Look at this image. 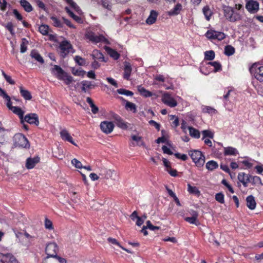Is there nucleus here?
I'll return each mask as SVG.
<instances>
[{"label": "nucleus", "instance_id": "32", "mask_svg": "<svg viewBox=\"0 0 263 263\" xmlns=\"http://www.w3.org/2000/svg\"><path fill=\"white\" fill-rule=\"evenodd\" d=\"M13 113L18 116L21 120L22 122H23V116L24 112L21 109L20 107L14 106L12 107L11 110Z\"/></svg>", "mask_w": 263, "mask_h": 263}, {"label": "nucleus", "instance_id": "40", "mask_svg": "<svg viewBox=\"0 0 263 263\" xmlns=\"http://www.w3.org/2000/svg\"><path fill=\"white\" fill-rule=\"evenodd\" d=\"M6 260H7V262L20 263L18 259L11 253L6 254Z\"/></svg>", "mask_w": 263, "mask_h": 263}, {"label": "nucleus", "instance_id": "2", "mask_svg": "<svg viewBox=\"0 0 263 263\" xmlns=\"http://www.w3.org/2000/svg\"><path fill=\"white\" fill-rule=\"evenodd\" d=\"M251 74L260 82H263V59L253 64L250 68Z\"/></svg>", "mask_w": 263, "mask_h": 263}, {"label": "nucleus", "instance_id": "30", "mask_svg": "<svg viewBox=\"0 0 263 263\" xmlns=\"http://www.w3.org/2000/svg\"><path fill=\"white\" fill-rule=\"evenodd\" d=\"M20 93L21 96L27 100H30L32 98L30 92L26 89H24L22 86L20 87Z\"/></svg>", "mask_w": 263, "mask_h": 263}, {"label": "nucleus", "instance_id": "1", "mask_svg": "<svg viewBox=\"0 0 263 263\" xmlns=\"http://www.w3.org/2000/svg\"><path fill=\"white\" fill-rule=\"evenodd\" d=\"M242 7V5L240 4H236L234 8L227 6H224L223 10L224 17L231 22L241 21L243 17Z\"/></svg>", "mask_w": 263, "mask_h": 263}, {"label": "nucleus", "instance_id": "3", "mask_svg": "<svg viewBox=\"0 0 263 263\" xmlns=\"http://www.w3.org/2000/svg\"><path fill=\"white\" fill-rule=\"evenodd\" d=\"M189 154L197 167H200L203 166L205 162V157L201 151H190Z\"/></svg>", "mask_w": 263, "mask_h": 263}, {"label": "nucleus", "instance_id": "31", "mask_svg": "<svg viewBox=\"0 0 263 263\" xmlns=\"http://www.w3.org/2000/svg\"><path fill=\"white\" fill-rule=\"evenodd\" d=\"M20 4L25 10L28 12H31L33 9L31 4L26 0H21Z\"/></svg>", "mask_w": 263, "mask_h": 263}, {"label": "nucleus", "instance_id": "10", "mask_svg": "<svg viewBox=\"0 0 263 263\" xmlns=\"http://www.w3.org/2000/svg\"><path fill=\"white\" fill-rule=\"evenodd\" d=\"M162 101L171 107H174L177 105V101L168 92H165L163 94Z\"/></svg>", "mask_w": 263, "mask_h": 263}, {"label": "nucleus", "instance_id": "35", "mask_svg": "<svg viewBox=\"0 0 263 263\" xmlns=\"http://www.w3.org/2000/svg\"><path fill=\"white\" fill-rule=\"evenodd\" d=\"M206 168L209 171H213L218 167V163L213 160L209 161L206 163Z\"/></svg>", "mask_w": 263, "mask_h": 263}, {"label": "nucleus", "instance_id": "59", "mask_svg": "<svg viewBox=\"0 0 263 263\" xmlns=\"http://www.w3.org/2000/svg\"><path fill=\"white\" fill-rule=\"evenodd\" d=\"M67 2L71 6L72 8H73L76 11L79 12L80 9L79 7L77 6L76 3L72 1V0H66Z\"/></svg>", "mask_w": 263, "mask_h": 263}, {"label": "nucleus", "instance_id": "64", "mask_svg": "<svg viewBox=\"0 0 263 263\" xmlns=\"http://www.w3.org/2000/svg\"><path fill=\"white\" fill-rule=\"evenodd\" d=\"M76 62L80 65H83L84 64L85 60L79 56H76L75 58Z\"/></svg>", "mask_w": 263, "mask_h": 263}, {"label": "nucleus", "instance_id": "14", "mask_svg": "<svg viewBox=\"0 0 263 263\" xmlns=\"http://www.w3.org/2000/svg\"><path fill=\"white\" fill-rule=\"evenodd\" d=\"M24 120L29 124H34L36 125H38L39 124L38 117L36 114H28L25 116Z\"/></svg>", "mask_w": 263, "mask_h": 263}, {"label": "nucleus", "instance_id": "4", "mask_svg": "<svg viewBox=\"0 0 263 263\" xmlns=\"http://www.w3.org/2000/svg\"><path fill=\"white\" fill-rule=\"evenodd\" d=\"M14 144L16 147L29 148L30 145L25 136L20 133L15 134L13 137Z\"/></svg>", "mask_w": 263, "mask_h": 263}, {"label": "nucleus", "instance_id": "23", "mask_svg": "<svg viewBox=\"0 0 263 263\" xmlns=\"http://www.w3.org/2000/svg\"><path fill=\"white\" fill-rule=\"evenodd\" d=\"M238 154L237 150L234 147L231 146L224 147L223 154L225 156H236Z\"/></svg>", "mask_w": 263, "mask_h": 263}, {"label": "nucleus", "instance_id": "63", "mask_svg": "<svg viewBox=\"0 0 263 263\" xmlns=\"http://www.w3.org/2000/svg\"><path fill=\"white\" fill-rule=\"evenodd\" d=\"M221 183L228 189L231 193H234V191L232 187L227 182L225 179H223L221 181Z\"/></svg>", "mask_w": 263, "mask_h": 263}, {"label": "nucleus", "instance_id": "25", "mask_svg": "<svg viewBox=\"0 0 263 263\" xmlns=\"http://www.w3.org/2000/svg\"><path fill=\"white\" fill-rule=\"evenodd\" d=\"M121 98L122 101L126 102V104L125 105V108L127 110H130V111H133V112H136L137 111L136 105L135 104L130 102L126 101L123 98Z\"/></svg>", "mask_w": 263, "mask_h": 263}, {"label": "nucleus", "instance_id": "28", "mask_svg": "<svg viewBox=\"0 0 263 263\" xmlns=\"http://www.w3.org/2000/svg\"><path fill=\"white\" fill-rule=\"evenodd\" d=\"M30 56L32 58L34 59L35 60L38 61L41 64L44 63V61L39 53L36 50H32L30 53Z\"/></svg>", "mask_w": 263, "mask_h": 263}, {"label": "nucleus", "instance_id": "8", "mask_svg": "<svg viewBox=\"0 0 263 263\" xmlns=\"http://www.w3.org/2000/svg\"><path fill=\"white\" fill-rule=\"evenodd\" d=\"M58 250L57 245L54 242L49 243L46 248V253L48 255L47 258H53L58 257L57 255V253Z\"/></svg>", "mask_w": 263, "mask_h": 263}, {"label": "nucleus", "instance_id": "22", "mask_svg": "<svg viewBox=\"0 0 263 263\" xmlns=\"http://www.w3.org/2000/svg\"><path fill=\"white\" fill-rule=\"evenodd\" d=\"M158 13L155 10H152L150 15L146 20V23L148 25L154 24L157 20L158 16Z\"/></svg>", "mask_w": 263, "mask_h": 263}, {"label": "nucleus", "instance_id": "34", "mask_svg": "<svg viewBox=\"0 0 263 263\" xmlns=\"http://www.w3.org/2000/svg\"><path fill=\"white\" fill-rule=\"evenodd\" d=\"M92 57L95 60H99L104 61L103 54L98 50H94L92 53Z\"/></svg>", "mask_w": 263, "mask_h": 263}, {"label": "nucleus", "instance_id": "47", "mask_svg": "<svg viewBox=\"0 0 263 263\" xmlns=\"http://www.w3.org/2000/svg\"><path fill=\"white\" fill-rule=\"evenodd\" d=\"M50 19L51 20L54 26L61 28L63 27V23L57 17L55 16H51Z\"/></svg>", "mask_w": 263, "mask_h": 263}, {"label": "nucleus", "instance_id": "27", "mask_svg": "<svg viewBox=\"0 0 263 263\" xmlns=\"http://www.w3.org/2000/svg\"><path fill=\"white\" fill-rule=\"evenodd\" d=\"M137 89L140 94L145 97H149L152 96L153 94L149 91L145 89L141 85L137 86Z\"/></svg>", "mask_w": 263, "mask_h": 263}, {"label": "nucleus", "instance_id": "20", "mask_svg": "<svg viewBox=\"0 0 263 263\" xmlns=\"http://www.w3.org/2000/svg\"><path fill=\"white\" fill-rule=\"evenodd\" d=\"M43 263H66V260L64 258L55 257L53 258H47L44 260Z\"/></svg>", "mask_w": 263, "mask_h": 263}, {"label": "nucleus", "instance_id": "18", "mask_svg": "<svg viewBox=\"0 0 263 263\" xmlns=\"http://www.w3.org/2000/svg\"><path fill=\"white\" fill-rule=\"evenodd\" d=\"M40 161V158L36 157L34 158H29L26 160V167L28 169L33 168L35 165Z\"/></svg>", "mask_w": 263, "mask_h": 263}, {"label": "nucleus", "instance_id": "19", "mask_svg": "<svg viewBox=\"0 0 263 263\" xmlns=\"http://www.w3.org/2000/svg\"><path fill=\"white\" fill-rule=\"evenodd\" d=\"M192 216L191 217H186L185 220L191 224H194L198 226L199 224L197 219L198 216V213L196 211H193L192 213Z\"/></svg>", "mask_w": 263, "mask_h": 263}, {"label": "nucleus", "instance_id": "36", "mask_svg": "<svg viewBox=\"0 0 263 263\" xmlns=\"http://www.w3.org/2000/svg\"><path fill=\"white\" fill-rule=\"evenodd\" d=\"M188 129L191 136L195 138H199L200 137V134L198 130L192 127H188Z\"/></svg>", "mask_w": 263, "mask_h": 263}, {"label": "nucleus", "instance_id": "60", "mask_svg": "<svg viewBox=\"0 0 263 263\" xmlns=\"http://www.w3.org/2000/svg\"><path fill=\"white\" fill-rule=\"evenodd\" d=\"M102 5L104 8L107 10H111V5L108 1L103 0L102 2Z\"/></svg>", "mask_w": 263, "mask_h": 263}, {"label": "nucleus", "instance_id": "46", "mask_svg": "<svg viewBox=\"0 0 263 263\" xmlns=\"http://www.w3.org/2000/svg\"><path fill=\"white\" fill-rule=\"evenodd\" d=\"M72 73L76 76H80V77H84L85 74V71L82 69H74L73 68L72 71Z\"/></svg>", "mask_w": 263, "mask_h": 263}, {"label": "nucleus", "instance_id": "17", "mask_svg": "<svg viewBox=\"0 0 263 263\" xmlns=\"http://www.w3.org/2000/svg\"><path fill=\"white\" fill-rule=\"evenodd\" d=\"M124 74L123 78L126 80H129L132 70L130 64L128 62H124Z\"/></svg>", "mask_w": 263, "mask_h": 263}, {"label": "nucleus", "instance_id": "44", "mask_svg": "<svg viewBox=\"0 0 263 263\" xmlns=\"http://www.w3.org/2000/svg\"><path fill=\"white\" fill-rule=\"evenodd\" d=\"M204 55L205 60L211 61L215 58V52L213 50L206 51L204 52Z\"/></svg>", "mask_w": 263, "mask_h": 263}, {"label": "nucleus", "instance_id": "42", "mask_svg": "<svg viewBox=\"0 0 263 263\" xmlns=\"http://www.w3.org/2000/svg\"><path fill=\"white\" fill-rule=\"evenodd\" d=\"M60 80L64 81L67 85L70 84L73 81V78L68 75L67 73H65Z\"/></svg>", "mask_w": 263, "mask_h": 263}, {"label": "nucleus", "instance_id": "13", "mask_svg": "<svg viewBox=\"0 0 263 263\" xmlns=\"http://www.w3.org/2000/svg\"><path fill=\"white\" fill-rule=\"evenodd\" d=\"M238 180L241 183L244 187L248 186V183L250 181V175L241 172L238 174Z\"/></svg>", "mask_w": 263, "mask_h": 263}, {"label": "nucleus", "instance_id": "58", "mask_svg": "<svg viewBox=\"0 0 263 263\" xmlns=\"http://www.w3.org/2000/svg\"><path fill=\"white\" fill-rule=\"evenodd\" d=\"M71 163L77 168H82L83 167L82 163L76 158L71 160Z\"/></svg>", "mask_w": 263, "mask_h": 263}, {"label": "nucleus", "instance_id": "54", "mask_svg": "<svg viewBox=\"0 0 263 263\" xmlns=\"http://www.w3.org/2000/svg\"><path fill=\"white\" fill-rule=\"evenodd\" d=\"M27 41L25 39L22 40V43L21 44V52L24 53L27 49Z\"/></svg>", "mask_w": 263, "mask_h": 263}, {"label": "nucleus", "instance_id": "50", "mask_svg": "<svg viewBox=\"0 0 263 263\" xmlns=\"http://www.w3.org/2000/svg\"><path fill=\"white\" fill-rule=\"evenodd\" d=\"M187 191L191 194H199L200 193L199 191L196 186H192L190 184H187Z\"/></svg>", "mask_w": 263, "mask_h": 263}, {"label": "nucleus", "instance_id": "45", "mask_svg": "<svg viewBox=\"0 0 263 263\" xmlns=\"http://www.w3.org/2000/svg\"><path fill=\"white\" fill-rule=\"evenodd\" d=\"M117 91L119 94L127 96H133L134 95V93L132 91L126 90L124 88L118 89H117Z\"/></svg>", "mask_w": 263, "mask_h": 263}, {"label": "nucleus", "instance_id": "29", "mask_svg": "<svg viewBox=\"0 0 263 263\" xmlns=\"http://www.w3.org/2000/svg\"><path fill=\"white\" fill-rule=\"evenodd\" d=\"M7 132L4 128L0 127V145H3L7 139Z\"/></svg>", "mask_w": 263, "mask_h": 263}, {"label": "nucleus", "instance_id": "12", "mask_svg": "<svg viewBox=\"0 0 263 263\" xmlns=\"http://www.w3.org/2000/svg\"><path fill=\"white\" fill-rule=\"evenodd\" d=\"M246 8L249 12L254 13L259 9V4L256 1L250 0L247 3Z\"/></svg>", "mask_w": 263, "mask_h": 263}, {"label": "nucleus", "instance_id": "9", "mask_svg": "<svg viewBox=\"0 0 263 263\" xmlns=\"http://www.w3.org/2000/svg\"><path fill=\"white\" fill-rule=\"evenodd\" d=\"M59 48L61 55L65 57L72 49V45L69 42L64 40L60 44Z\"/></svg>", "mask_w": 263, "mask_h": 263}, {"label": "nucleus", "instance_id": "5", "mask_svg": "<svg viewBox=\"0 0 263 263\" xmlns=\"http://www.w3.org/2000/svg\"><path fill=\"white\" fill-rule=\"evenodd\" d=\"M98 174L99 176L105 179L112 178L114 176H116L117 174L115 170L104 166L99 168Z\"/></svg>", "mask_w": 263, "mask_h": 263}, {"label": "nucleus", "instance_id": "57", "mask_svg": "<svg viewBox=\"0 0 263 263\" xmlns=\"http://www.w3.org/2000/svg\"><path fill=\"white\" fill-rule=\"evenodd\" d=\"M161 133L163 136L156 140V142L157 143H165L167 141V138L164 135L165 131L164 130H162Z\"/></svg>", "mask_w": 263, "mask_h": 263}, {"label": "nucleus", "instance_id": "37", "mask_svg": "<svg viewBox=\"0 0 263 263\" xmlns=\"http://www.w3.org/2000/svg\"><path fill=\"white\" fill-rule=\"evenodd\" d=\"M202 112L208 113L211 115L215 114L217 112L216 110L210 106H204L202 108Z\"/></svg>", "mask_w": 263, "mask_h": 263}, {"label": "nucleus", "instance_id": "55", "mask_svg": "<svg viewBox=\"0 0 263 263\" xmlns=\"http://www.w3.org/2000/svg\"><path fill=\"white\" fill-rule=\"evenodd\" d=\"M202 134L203 136L202 139H204L205 137H209L211 139H213L214 138V133L209 130H203Z\"/></svg>", "mask_w": 263, "mask_h": 263}, {"label": "nucleus", "instance_id": "6", "mask_svg": "<svg viewBox=\"0 0 263 263\" xmlns=\"http://www.w3.org/2000/svg\"><path fill=\"white\" fill-rule=\"evenodd\" d=\"M86 37L91 42L95 43H108L107 40L102 35H97L92 32H88L86 34Z\"/></svg>", "mask_w": 263, "mask_h": 263}, {"label": "nucleus", "instance_id": "41", "mask_svg": "<svg viewBox=\"0 0 263 263\" xmlns=\"http://www.w3.org/2000/svg\"><path fill=\"white\" fill-rule=\"evenodd\" d=\"M39 31L43 35H47L49 32V27L48 25H42L39 27Z\"/></svg>", "mask_w": 263, "mask_h": 263}, {"label": "nucleus", "instance_id": "53", "mask_svg": "<svg viewBox=\"0 0 263 263\" xmlns=\"http://www.w3.org/2000/svg\"><path fill=\"white\" fill-rule=\"evenodd\" d=\"M45 227L46 229L49 230L53 229V226L52 221L47 218H46L45 220Z\"/></svg>", "mask_w": 263, "mask_h": 263}, {"label": "nucleus", "instance_id": "56", "mask_svg": "<svg viewBox=\"0 0 263 263\" xmlns=\"http://www.w3.org/2000/svg\"><path fill=\"white\" fill-rule=\"evenodd\" d=\"M215 199L220 203L224 202V195L221 193H217L215 195Z\"/></svg>", "mask_w": 263, "mask_h": 263}, {"label": "nucleus", "instance_id": "62", "mask_svg": "<svg viewBox=\"0 0 263 263\" xmlns=\"http://www.w3.org/2000/svg\"><path fill=\"white\" fill-rule=\"evenodd\" d=\"M116 119L117 120H118L119 122H120V124H119V126L122 128H126L127 127V125L126 124V123H125L124 122H123L122 121V120H121V118L116 115V117H115Z\"/></svg>", "mask_w": 263, "mask_h": 263}, {"label": "nucleus", "instance_id": "48", "mask_svg": "<svg viewBox=\"0 0 263 263\" xmlns=\"http://www.w3.org/2000/svg\"><path fill=\"white\" fill-rule=\"evenodd\" d=\"M202 11L204 15L205 16L206 19L208 21L210 20V17L212 15V12L210 9L209 7L208 6L204 7L202 9Z\"/></svg>", "mask_w": 263, "mask_h": 263}, {"label": "nucleus", "instance_id": "24", "mask_svg": "<svg viewBox=\"0 0 263 263\" xmlns=\"http://www.w3.org/2000/svg\"><path fill=\"white\" fill-rule=\"evenodd\" d=\"M81 84L82 85V90L84 92H86L88 90L92 89L95 87V85L88 81H83Z\"/></svg>", "mask_w": 263, "mask_h": 263}, {"label": "nucleus", "instance_id": "61", "mask_svg": "<svg viewBox=\"0 0 263 263\" xmlns=\"http://www.w3.org/2000/svg\"><path fill=\"white\" fill-rule=\"evenodd\" d=\"M5 27L10 31V33L12 35L14 34V30H13V25L11 22H9L7 23L5 25Z\"/></svg>", "mask_w": 263, "mask_h": 263}, {"label": "nucleus", "instance_id": "26", "mask_svg": "<svg viewBox=\"0 0 263 263\" xmlns=\"http://www.w3.org/2000/svg\"><path fill=\"white\" fill-rule=\"evenodd\" d=\"M105 49L110 57L113 58L114 60H118L119 58L120 54L118 53L116 50L108 47H106Z\"/></svg>", "mask_w": 263, "mask_h": 263}, {"label": "nucleus", "instance_id": "51", "mask_svg": "<svg viewBox=\"0 0 263 263\" xmlns=\"http://www.w3.org/2000/svg\"><path fill=\"white\" fill-rule=\"evenodd\" d=\"M208 64L212 65L214 67V71L215 72H217L221 69V65L219 62H209Z\"/></svg>", "mask_w": 263, "mask_h": 263}, {"label": "nucleus", "instance_id": "15", "mask_svg": "<svg viewBox=\"0 0 263 263\" xmlns=\"http://www.w3.org/2000/svg\"><path fill=\"white\" fill-rule=\"evenodd\" d=\"M60 134L63 140L68 141L73 145L77 146V144L73 141L72 137L66 129H63L61 130Z\"/></svg>", "mask_w": 263, "mask_h": 263}, {"label": "nucleus", "instance_id": "39", "mask_svg": "<svg viewBox=\"0 0 263 263\" xmlns=\"http://www.w3.org/2000/svg\"><path fill=\"white\" fill-rule=\"evenodd\" d=\"M65 10L67 13L71 16L74 20H75L78 23H81L82 19L78 16L76 15L74 13L70 10V9L68 7L65 8Z\"/></svg>", "mask_w": 263, "mask_h": 263}, {"label": "nucleus", "instance_id": "16", "mask_svg": "<svg viewBox=\"0 0 263 263\" xmlns=\"http://www.w3.org/2000/svg\"><path fill=\"white\" fill-rule=\"evenodd\" d=\"M51 71L59 80L66 73L60 66L56 65H54L53 68L51 69Z\"/></svg>", "mask_w": 263, "mask_h": 263}, {"label": "nucleus", "instance_id": "49", "mask_svg": "<svg viewBox=\"0 0 263 263\" xmlns=\"http://www.w3.org/2000/svg\"><path fill=\"white\" fill-rule=\"evenodd\" d=\"M131 138L133 140L137 142V145L139 146H144L145 144L143 141L142 140V138L139 136H137L136 135H132Z\"/></svg>", "mask_w": 263, "mask_h": 263}, {"label": "nucleus", "instance_id": "21", "mask_svg": "<svg viewBox=\"0 0 263 263\" xmlns=\"http://www.w3.org/2000/svg\"><path fill=\"white\" fill-rule=\"evenodd\" d=\"M247 206L250 210H254L256 206V203L254 197L252 195L248 196L246 198Z\"/></svg>", "mask_w": 263, "mask_h": 263}, {"label": "nucleus", "instance_id": "11", "mask_svg": "<svg viewBox=\"0 0 263 263\" xmlns=\"http://www.w3.org/2000/svg\"><path fill=\"white\" fill-rule=\"evenodd\" d=\"M100 126L103 133L108 134L113 131L115 125L111 122L105 121L101 122Z\"/></svg>", "mask_w": 263, "mask_h": 263}, {"label": "nucleus", "instance_id": "43", "mask_svg": "<svg viewBox=\"0 0 263 263\" xmlns=\"http://www.w3.org/2000/svg\"><path fill=\"white\" fill-rule=\"evenodd\" d=\"M235 52V48L231 45H228L225 47L224 53L226 55L230 56L233 55Z\"/></svg>", "mask_w": 263, "mask_h": 263}, {"label": "nucleus", "instance_id": "52", "mask_svg": "<svg viewBox=\"0 0 263 263\" xmlns=\"http://www.w3.org/2000/svg\"><path fill=\"white\" fill-rule=\"evenodd\" d=\"M2 73L8 83L11 85L15 84V81L11 78L10 76L7 75L3 70L2 71Z\"/></svg>", "mask_w": 263, "mask_h": 263}, {"label": "nucleus", "instance_id": "7", "mask_svg": "<svg viewBox=\"0 0 263 263\" xmlns=\"http://www.w3.org/2000/svg\"><path fill=\"white\" fill-rule=\"evenodd\" d=\"M206 37L210 40H217L221 41L224 39L226 35L222 32L216 31L213 30H209L205 33Z\"/></svg>", "mask_w": 263, "mask_h": 263}, {"label": "nucleus", "instance_id": "38", "mask_svg": "<svg viewBox=\"0 0 263 263\" xmlns=\"http://www.w3.org/2000/svg\"><path fill=\"white\" fill-rule=\"evenodd\" d=\"M252 185H255L257 184L262 185L261 179L259 177L256 176L250 175V181Z\"/></svg>", "mask_w": 263, "mask_h": 263}, {"label": "nucleus", "instance_id": "33", "mask_svg": "<svg viewBox=\"0 0 263 263\" xmlns=\"http://www.w3.org/2000/svg\"><path fill=\"white\" fill-rule=\"evenodd\" d=\"M181 8V5L180 4H177L172 10L168 12V14L169 15H176L179 13Z\"/></svg>", "mask_w": 263, "mask_h": 263}]
</instances>
